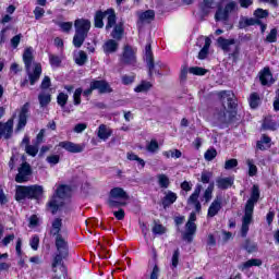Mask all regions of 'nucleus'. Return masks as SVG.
<instances>
[{"label": "nucleus", "instance_id": "15", "mask_svg": "<svg viewBox=\"0 0 279 279\" xmlns=\"http://www.w3.org/2000/svg\"><path fill=\"white\" fill-rule=\"evenodd\" d=\"M122 64H135L136 63V52L130 46H125L123 54L121 58Z\"/></svg>", "mask_w": 279, "mask_h": 279}, {"label": "nucleus", "instance_id": "28", "mask_svg": "<svg viewBox=\"0 0 279 279\" xmlns=\"http://www.w3.org/2000/svg\"><path fill=\"white\" fill-rule=\"evenodd\" d=\"M216 184H217L218 189L226 191L227 189H230V186H232V184H234V178H232V177L218 178L216 180Z\"/></svg>", "mask_w": 279, "mask_h": 279}, {"label": "nucleus", "instance_id": "51", "mask_svg": "<svg viewBox=\"0 0 279 279\" xmlns=\"http://www.w3.org/2000/svg\"><path fill=\"white\" fill-rule=\"evenodd\" d=\"M25 151L28 154V156L35 157L38 154V144L35 145H26Z\"/></svg>", "mask_w": 279, "mask_h": 279}, {"label": "nucleus", "instance_id": "37", "mask_svg": "<svg viewBox=\"0 0 279 279\" xmlns=\"http://www.w3.org/2000/svg\"><path fill=\"white\" fill-rule=\"evenodd\" d=\"M215 191V183H210L207 189L204 191L202 201L205 202V204L210 203V199H213V192Z\"/></svg>", "mask_w": 279, "mask_h": 279}, {"label": "nucleus", "instance_id": "11", "mask_svg": "<svg viewBox=\"0 0 279 279\" xmlns=\"http://www.w3.org/2000/svg\"><path fill=\"white\" fill-rule=\"evenodd\" d=\"M31 175H32V167L29 166V163L24 162L19 168V173L15 177V182H17L19 184H23V182H28Z\"/></svg>", "mask_w": 279, "mask_h": 279}, {"label": "nucleus", "instance_id": "1", "mask_svg": "<svg viewBox=\"0 0 279 279\" xmlns=\"http://www.w3.org/2000/svg\"><path fill=\"white\" fill-rule=\"evenodd\" d=\"M218 97L221 99L223 106L220 110H217L214 114V119L221 125L231 123L236 112V101L234 100V94L230 90H222L218 93Z\"/></svg>", "mask_w": 279, "mask_h": 279}, {"label": "nucleus", "instance_id": "55", "mask_svg": "<svg viewBox=\"0 0 279 279\" xmlns=\"http://www.w3.org/2000/svg\"><path fill=\"white\" fill-rule=\"evenodd\" d=\"M189 73L192 75H206V70L199 66H193L189 69Z\"/></svg>", "mask_w": 279, "mask_h": 279}, {"label": "nucleus", "instance_id": "47", "mask_svg": "<svg viewBox=\"0 0 279 279\" xmlns=\"http://www.w3.org/2000/svg\"><path fill=\"white\" fill-rule=\"evenodd\" d=\"M255 20L260 21V19H267L269 16V11L264 9H257L254 11Z\"/></svg>", "mask_w": 279, "mask_h": 279}, {"label": "nucleus", "instance_id": "17", "mask_svg": "<svg viewBox=\"0 0 279 279\" xmlns=\"http://www.w3.org/2000/svg\"><path fill=\"white\" fill-rule=\"evenodd\" d=\"M56 247L58 254H63V256H69V242H66V238L62 235L56 236Z\"/></svg>", "mask_w": 279, "mask_h": 279}, {"label": "nucleus", "instance_id": "34", "mask_svg": "<svg viewBox=\"0 0 279 279\" xmlns=\"http://www.w3.org/2000/svg\"><path fill=\"white\" fill-rule=\"evenodd\" d=\"M62 231V219L61 218H56L52 221V228L50 230V234L52 236H58V235H62L60 232Z\"/></svg>", "mask_w": 279, "mask_h": 279}, {"label": "nucleus", "instance_id": "30", "mask_svg": "<svg viewBox=\"0 0 279 279\" xmlns=\"http://www.w3.org/2000/svg\"><path fill=\"white\" fill-rule=\"evenodd\" d=\"M252 25H260V20L254 17H241L239 21L240 29H245V27H252Z\"/></svg>", "mask_w": 279, "mask_h": 279}, {"label": "nucleus", "instance_id": "29", "mask_svg": "<svg viewBox=\"0 0 279 279\" xmlns=\"http://www.w3.org/2000/svg\"><path fill=\"white\" fill-rule=\"evenodd\" d=\"M104 52L109 54V53H117L119 49V43L114 39H109L107 40L104 46H102Z\"/></svg>", "mask_w": 279, "mask_h": 279}, {"label": "nucleus", "instance_id": "31", "mask_svg": "<svg viewBox=\"0 0 279 279\" xmlns=\"http://www.w3.org/2000/svg\"><path fill=\"white\" fill-rule=\"evenodd\" d=\"M38 101H39V106L41 108H46V106H49V104H51V92L50 90H43L38 95Z\"/></svg>", "mask_w": 279, "mask_h": 279}, {"label": "nucleus", "instance_id": "14", "mask_svg": "<svg viewBox=\"0 0 279 279\" xmlns=\"http://www.w3.org/2000/svg\"><path fill=\"white\" fill-rule=\"evenodd\" d=\"M14 132V120L9 119L5 123L0 122V138H11Z\"/></svg>", "mask_w": 279, "mask_h": 279}, {"label": "nucleus", "instance_id": "46", "mask_svg": "<svg viewBox=\"0 0 279 279\" xmlns=\"http://www.w3.org/2000/svg\"><path fill=\"white\" fill-rule=\"evenodd\" d=\"M167 158H182V151L179 149L166 150L162 153Z\"/></svg>", "mask_w": 279, "mask_h": 279}, {"label": "nucleus", "instance_id": "53", "mask_svg": "<svg viewBox=\"0 0 279 279\" xmlns=\"http://www.w3.org/2000/svg\"><path fill=\"white\" fill-rule=\"evenodd\" d=\"M210 178H213V172H208V171H203L201 173V182L203 184H210Z\"/></svg>", "mask_w": 279, "mask_h": 279}, {"label": "nucleus", "instance_id": "27", "mask_svg": "<svg viewBox=\"0 0 279 279\" xmlns=\"http://www.w3.org/2000/svg\"><path fill=\"white\" fill-rule=\"evenodd\" d=\"M199 40H204L205 44L201 51L198 52V60H206L213 40H210L209 37H202Z\"/></svg>", "mask_w": 279, "mask_h": 279}, {"label": "nucleus", "instance_id": "3", "mask_svg": "<svg viewBox=\"0 0 279 279\" xmlns=\"http://www.w3.org/2000/svg\"><path fill=\"white\" fill-rule=\"evenodd\" d=\"M75 35L73 37V45L77 49L84 45V40L88 38V32H90V22L86 19H77L74 22Z\"/></svg>", "mask_w": 279, "mask_h": 279}, {"label": "nucleus", "instance_id": "8", "mask_svg": "<svg viewBox=\"0 0 279 279\" xmlns=\"http://www.w3.org/2000/svg\"><path fill=\"white\" fill-rule=\"evenodd\" d=\"M145 56H146V63L148 66V75L151 77V75H154V72L157 73V75H162V73H160L159 69H165V64L157 62L156 64H154V54L151 52V45H146L145 48Z\"/></svg>", "mask_w": 279, "mask_h": 279}, {"label": "nucleus", "instance_id": "26", "mask_svg": "<svg viewBox=\"0 0 279 279\" xmlns=\"http://www.w3.org/2000/svg\"><path fill=\"white\" fill-rule=\"evenodd\" d=\"M97 136L100 141H108L112 136V129L108 128L106 124H100L98 126Z\"/></svg>", "mask_w": 279, "mask_h": 279}, {"label": "nucleus", "instance_id": "59", "mask_svg": "<svg viewBox=\"0 0 279 279\" xmlns=\"http://www.w3.org/2000/svg\"><path fill=\"white\" fill-rule=\"evenodd\" d=\"M59 27H61L62 32L69 33L70 29H73V22H59Z\"/></svg>", "mask_w": 279, "mask_h": 279}, {"label": "nucleus", "instance_id": "36", "mask_svg": "<svg viewBox=\"0 0 279 279\" xmlns=\"http://www.w3.org/2000/svg\"><path fill=\"white\" fill-rule=\"evenodd\" d=\"M263 265V262L260 259H248L247 262H244L241 266L240 269L242 271H245V269H250V267H260Z\"/></svg>", "mask_w": 279, "mask_h": 279}, {"label": "nucleus", "instance_id": "10", "mask_svg": "<svg viewBox=\"0 0 279 279\" xmlns=\"http://www.w3.org/2000/svg\"><path fill=\"white\" fill-rule=\"evenodd\" d=\"M202 184L197 183L194 192L190 195V197L187 198V206H190V208H194L195 213H202V203L199 202V195L202 193Z\"/></svg>", "mask_w": 279, "mask_h": 279}, {"label": "nucleus", "instance_id": "32", "mask_svg": "<svg viewBox=\"0 0 279 279\" xmlns=\"http://www.w3.org/2000/svg\"><path fill=\"white\" fill-rule=\"evenodd\" d=\"M218 46L220 47V49H222V51H230V47H232V45L236 44L235 39H226L223 37H219L217 39Z\"/></svg>", "mask_w": 279, "mask_h": 279}, {"label": "nucleus", "instance_id": "54", "mask_svg": "<svg viewBox=\"0 0 279 279\" xmlns=\"http://www.w3.org/2000/svg\"><path fill=\"white\" fill-rule=\"evenodd\" d=\"M146 149L147 151H150V154L158 151V142L156 140H151L150 143L147 144Z\"/></svg>", "mask_w": 279, "mask_h": 279}, {"label": "nucleus", "instance_id": "63", "mask_svg": "<svg viewBox=\"0 0 279 279\" xmlns=\"http://www.w3.org/2000/svg\"><path fill=\"white\" fill-rule=\"evenodd\" d=\"M21 38H23L22 34H19V35H15L14 37H12L11 47H13V49H16V47H19V45H21Z\"/></svg>", "mask_w": 279, "mask_h": 279}, {"label": "nucleus", "instance_id": "48", "mask_svg": "<svg viewBox=\"0 0 279 279\" xmlns=\"http://www.w3.org/2000/svg\"><path fill=\"white\" fill-rule=\"evenodd\" d=\"M204 158L208 162H210V160H215V158H217V149L215 148L207 149L204 154Z\"/></svg>", "mask_w": 279, "mask_h": 279}, {"label": "nucleus", "instance_id": "23", "mask_svg": "<svg viewBox=\"0 0 279 279\" xmlns=\"http://www.w3.org/2000/svg\"><path fill=\"white\" fill-rule=\"evenodd\" d=\"M92 89L98 90L100 95H104L106 93H112V88L110 87V84H108V82L106 81H93Z\"/></svg>", "mask_w": 279, "mask_h": 279}, {"label": "nucleus", "instance_id": "58", "mask_svg": "<svg viewBox=\"0 0 279 279\" xmlns=\"http://www.w3.org/2000/svg\"><path fill=\"white\" fill-rule=\"evenodd\" d=\"M239 166V161L236 159H229L225 162V169L230 171V169H234V167Z\"/></svg>", "mask_w": 279, "mask_h": 279}, {"label": "nucleus", "instance_id": "24", "mask_svg": "<svg viewBox=\"0 0 279 279\" xmlns=\"http://www.w3.org/2000/svg\"><path fill=\"white\" fill-rule=\"evenodd\" d=\"M15 199L16 202H23V199H29V186L16 185Z\"/></svg>", "mask_w": 279, "mask_h": 279}, {"label": "nucleus", "instance_id": "19", "mask_svg": "<svg viewBox=\"0 0 279 279\" xmlns=\"http://www.w3.org/2000/svg\"><path fill=\"white\" fill-rule=\"evenodd\" d=\"M254 211H244V216L242 218V228H241V236H247V232H250V223H252V217Z\"/></svg>", "mask_w": 279, "mask_h": 279}, {"label": "nucleus", "instance_id": "33", "mask_svg": "<svg viewBox=\"0 0 279 279\" xmlns=\"http://www.w3.org/2000/svg\"><path fill=\"white\" fill-rule=\"evenodd\" d=\"M141 23H151L156 19V12L154 10H147L138 14Z\"/></svg>", "mask_w": 279, "mask_h": 279}, {"label": "nucleus", "instance_id": "22", "mask_svg": "<svg viewBox=\"0 0 279 279\" xmlns=\"http://www.w3.org/2000/svg\"><path fill=\"white\" fill-rule=\"evenodd\" d=\"M220 210H221V198L216 197L209 205V208L207 211V219H213V217H217Z\"/></svg>", "mask_w": 279, "mask_h": 279}, {"label": "nucleus", "instance_id": "35", "mask_svg": "<svg viewBox=\"0 0 279 279\" xmlns=\"http://www.w3.org/2000/svg\"><path fill=\"white\" fill-rule=\"evenodd\" d=\"M177 199H178V194H175L173 192H168L162 199L163 208H169V206H171V204H175Z\"/></svg>", "mask_w": 279, "mask_h": 279}, {"label": "nucleus", "instance_id": "45", "mask_svg": "<svg viewBox=\"0 0 279 279\" xmlns=\"http://www.w3.org/2000/svg\"><path fill=\"white\" fill-rule=\"evenodd\" d=\"M126 158H128V160H135L136 162H138V165L142 167V169L145 168V160H143L141 157H138V155H136L134 153H128Z\"/></svg>", "mask_w": 279, "mask_h": 279}, {"label": "nucleus", "instance_id": "52", "mask_svg": "<svg viewBox=\"0 0 279 279\" xmlns=\"http://www.w3.org/2000/svg\"><path fill=\"white\" fill-rule=\"evenodd\" d=\"M66 101H69V95L60 93L57 97V104H59L61 108H64V106H66Z\"/></svg>", "mask_w": 279, "mask_h": 279}, {"label": "nucleus", "instance_id": "39", "mask_svg": "<svg viewBox=\"0 0 279 279\" xmlns=\"http://www.w3.org/2000/svg\"><path fill=\"white\" fill-rule=\"evenodd\" d=\"M111 36L114 40H121V38H123V23H119L114 26Z\"/></svg>", "mask_w": 279, "mask_h": 279}, {"label": "nucleus", "instance_id": "6", "mask_svg": "<svg viewBox=\"0 0 279 279\" xmlns=\"http://www.w3.org/2000/svg\"><path fill=\"white\" fill-rule=\"evenodd\" d=\"M225 7H218L215 20L216 21H228L233 12L239 10V3L234 0H223Z\"/></svg>", "mask_w": 279, "mask_h": 279}, {"label": "nucleus", "instance_id": "5", "mask_svg": "<svg viewBox=\"0 0 279 279\" xmlns=\"http://www.w3.org/2000/svg\"><path fill=\"white\" fill-rule=\"evenodd\" d=\"M104 19H107L106 29H112L117 25V15L114 10L108 9L105 12L98 11L95 15V27L101 29L104 27Z\"/></svg>", "mask_w": 279, "mask_h": 279}, {"label": "nucleus", "instance_id": "57", "mask_svg": "<svg viewBox=\"0 0 279 279\" xmlns=\"http://www.w3.org/2000/svg\"><path fill=\"white\" fill-rule=\"evenodd\" d=\"M165 232H167V228H165V226L160 223H155V226L153 227L154 234H165Z\"/></svg>", "mask_w": 279, "mask_h": 279}, {"label": "nucleus", "instance_id": "18", "mask_svg": "<svg viewBox=\"0 0 279 279\" xmlns=\"http://www.w3.org/2000/svg\"><path fill=\"white\" fill-rule=\"evenodd\" d=\"M259 81L262 86H271V84H274V74H271V70H269V68H264L259 72Z\"/></svg>", "mask_w": 279, "mask_h": 279}, {"label": "nucleus", "instance_id": "20", "mask_svg": "<svg viewBox=\"0 0 279 279\" xmlns=\"http://www.w3.org/2000/svg\"><path fill=\"white\" fill-rule=\"evenodd\" d=\"M197 232V225L195 222H186L185 232L183 233V241L187 243H193V236Z\"/></svg>", "mask_w": 279, "mask_h": 279}, {"label": "nucleus", "instance_id": "42", "mask_svg": "<svg viewBox=\"0 0 279 279\" xmlns=\"http://www.w3.org/2000/svg\"><path fill=\"white\" fill-rule=\"evenodd\" d=\"M246 165L248 167V175L250 178H254L256 173H258V168L254 165V159H246Z\"/></svg>", "mask_w": 279, "mask_h": 279}, {"label": "nucleus", "instance_id": "43", "mask_svg": "<svg viewBox=\"0 0 279 279\" xmlns=\"http://www.w3.org/2000/svg\"><path fill=\"white\" fill-rule=\"evenodd\" d=\"M151 88V83L147 81H143L140 85H137L134 90L135 93H147Z\"/></svg>", "mask_w": 279, "mask_h": 279}, {"label": "nucleus", "instance_id": "38", "mask_svg": "<svg viewBox=\"0 0 279 279\" xmlns=\"http://www.w3.org/2000/svg\"><path fill=\"white\" fill-rule=\"evenodd\" d=\"M86 60H88V56L84 50L78 51L76 54H74V61L78 66H84L86 64Z\"/></svg>", "mask_w": 279, "mask_h": 279}, {"label": "nucleus", "instance_id": "12", "mask_svg": "<svg viewBox=\"0 0 279 279\" xmlns=\"http://www.w3.org/2000/svg\"><path fill=\"white\" fill-rule=\"evenodd\" d=\"M59 146L70 154H82L86 149V144H75L69 141L60 142Z\"/></svg>", "mask_w": 279, "mask_h": 279}, {"label": "nucleus", "instance_id": "16", "mask_svg": "<svg viewBox=\"0 0 279 279\" xmlns=\"http://www.w3.org/2000/svg\"><path fill=\"white\" fill-rule=\"evenodd\" d=\"M28 113H29V104L26 102L20 111L16 132H21V130H23V128H25L27 125V114Z\"/></svg>", "mask_w": 279, "mask_h": 279}, {"label": "nucleus", "instance_id": "56", "mask_svg": "<svg viewBox=\"0 0 279 279\" xmlns=\"http://www.w3.org/2000/svg\"><path fill=\"white\" fill-rule=\"evenodd\" d=\"M179 263H180V250L177 248L173 252L172 259H171V264H172L173 269H175L178 267Z\"/></svg>", "mask_w": 279, "mask_h": 279}, {"label": "nucleus", "instance_id": "7", "mask_svg": "<svg viewBox=\"0 0 279 279\" xmlns=\"http://www.w3.org/2000/svg\"><path fill=\"white\" fill-rule=\"evenodd\" d=\"M122 199H130V196L125 192V190L121 187H113L110 191L109 199H108V205L110 208H119L121 206H125V202Z\"/></svg>", "mask_w": 279, "mask_h": 279}, {"label": "nucleus", "instance_id": "21", "mask_svg": "<svg viewBox=\"0 0 279 279\" xmlns=\"http://www.w3.org/2000/svg\"><path fill=\"white\" fill-rule=\"evenodd\" d=\"M45 193L43 185L34 184L28 185V199H40Z\"/></svg>", "mask_w": 279, "mask_h": 279}, {"label": "nucleus", "instance_id": "40", "mask_svg": "<svg viewBox=\"0 0 279 279\" xmlns=\"http://www.w3.org/2000/svg\"><path fill=\"white\" fill-rule=\"evenodd\" d=\"M157 181L160 189H169V184H171V182L169 181V177L163 173L157 174Z\"/></svg>", "mask_w": 279, "mask_h": 279}, {"label": "nucleus", "instance_id": "44", "mask_svg": "<svg viewBox=\"0 0 279 279\" xmlns=\"http://www.w3.org/2000/svg\"><path fill=\"white\" fill-rule=\"evenodd\" d=\"M250 106L251 108H258L259 104H260V96H258L257 93H252L250 96Z\"/></svg>", "mask_w": 279, "mask_h": 279}, {"label": "nucleus", "instance_id": "4", "mask_svg": "<svg viewBox=\"0 0 279 279\" xmlns=\"http://www.w3.org/2000/svg\"><path fill=\"white\" fill-rule=\"evenodd\" d=\"M71 196V187L69 185H60L57 189L56 195L52 196L51 201L48 203V206L52 213L56 215L58 210L63 206L64 202L62 199H66V197Z\"/></svg>", "mask_w": 279, "mask_h": 279}, {"label": "nucleus", "instance_id": "13", "mask_svg": "<svg viewBox=\"0 0 279 279\" xmlns=\"http://www.w3.org/2000/svg\"><path fill=\"white\" fill-rule=\"evenodd\" d=\"M260 198V190L258 189V185H253L251 197L246 202L245 210L248 213H254V205L258 203V199Z\"/></svg>", "mask_w": 279, "mask_h": 279}, {"label": "nucleus", "instance_id": "25", "mask_svg": "<svg viewBox=\"0 0 279 279\" xmlns=\"http://www.w3.org/2000/svg\"><path fill=\"white\" fill-rule=\"evenodd\" d=\"M220 1L221 0H204L203 3L201 4V10L203 14H208L210 10L219 8Z\"/></svg>", "mask_w": 279, "mask_h": 279}, {"label": "nucleus", "instance_id": "9", "mask_svg": "<svg viewBox=\"0 0 279 279\" xmlns=\"http://www.w3.org/2000/svg\"><path fill=\"white\" fill-rule=\"evenodd\" d=\"M66 256L69 255H64L62 253H57L56 256L52 259L51 263V269L53 271V276L52 279H62V277L60 275H58V267L62 274L63 277L66 276V266H64V263L62 260H64V258H66Z\"/></svg>", "mask_w": 279, "mask_h": 279}, {"label": "nucleus", "instance_id": "64", "mask_svg": "<svg viewBox=\"0 0 279 279\" xmlns=\"http://www.w3.org/2000/svg\"><path fill=\"white\" fill-rule=\"evenodd\" d=\"M40 243V238L38 235H34L31 240V247L32 250H38V244Z\"/></svg>", "mask_w": 279, "mask_h": 279}, {"label": "nucleus", "instance_id": "60", "mask_svg": "<svg viewBox=\"0 0 279 279\" xmlns=\"http://www.w3.org/2000/svg\"><path fill=\"white\" fill-rule=\"evenodd\" d=\"M244 248L248 254H252L253 252H256V243L251 242L250 240L245 241Z\"/></svg>", "mask_w": 279, "mask_h": 279}, {"label": "nucleus", "instance_id": "49", "mask_svg": "<svg viewBox=\"0 0 279 279\" xmlns=\"http://www.w3.org/2000/svg\"><path fill=\"white\" fill-rule=\"evenodd\" d=\"M278 40V28H272L266 36V43H276Z\"/></svg>", "mask_w": 279, "mask_h": 279}, {"label": "nucleus", "instance_id": "41", "mask_svg": "<svg viewBox=\"0 0 279 279\" xmlns=\"http://www.w3.org/2000/svg\"><path fill=\"white\" fill-rule=\"evenodd\" d=\"M49 63L52 69H58L62 64V57L58 54H49Z\"/></svg>", "mask_w": 279, "mask_h": 279}, {"label": "nucleus", "instance_id": "50", "mask_svg": "<svg viewBox=\"0 0 279 279\" xmlns=\"http://www.w3.org/2000/svg\"><path fill=\"white\" fill-rule=\"evenodd\" d=\"M82 93H83L82 87H78L75 89L73 95L74 106H80V104H82Z\"/></svg>", "mask_w": 279, "mask_h": 279}, {"label": "nucleus", "instance_id": "61", "mask_svg": "<svg viewBox=\"0 0 279 279\" xmlns=\"http://www.w3.org/2000/svg\"><path fill=\"white\" fill-rule=\"evenodd\" d=\"M50 87H51V78L49 76H45L41 82L40 88L41 90H48V88Z\"/></svg>", "mask_w": 279, "mask_h": 279}, {"label": "nucleus", "instance_id": "2", "mask_svg": "<svg viewBox=\"0 0 279 279\" xmlns=\"http://www.w3.org/2000/svg\"><path fill=\"white\" fill-rule=\"evenodd\" d=\"M23 61L27 71L29 84L31 86H34V84H36V82L40 80V75H43V65H40V63H35L33 72L29 71L32 62H34V54L32 53V48H27L24 51Z\"/></svg>", "mask_w": 279, "mask_h": 279}, {"label": "nucleus", "instance_id": "62", "mask_svg": "<svg viewBox=\"0 0 279 279\" xmlns=\"http://www.w3.org/2000/svg\"><path fill=\"white\" fill-rule=\"evenodd\" d=\"M34 15L36 21H40V19H43V16H45V9L40 8V7H36L34 10Z\"/></svg>", "mask_w": 279, "mask_h": 279}]
</instances>
